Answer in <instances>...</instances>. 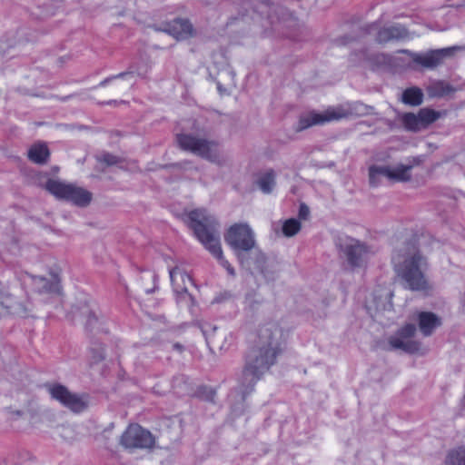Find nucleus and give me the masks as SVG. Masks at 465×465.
Masks as SVG:
<instances>
[{"label": "nucleus", "mask_w": 465, "mask_h": 465, "mask_svg": "<svg viewBox=\"0 0 465 465\" xmlns=\"http://www.w3.org/2000/svg\"><path fill=\"white\" fill-rule=\"evenodd\" d=\"M340 247L352 268L362 266L365 258L371 252L367 245L353 238H347Z\"/></svg>", "instance_id": "f8f14e48"}, {"label": "nucleus", "mask_w": 465, "mask_h": 465, "mask_svg": "<svg viewBox=\"0 0 465 465\" xmlns=\"http://www.w3.org/2000/svg\"><path fill=\"white\" fill-rule=\"evenodd\" d=\"M331 109L327 110L324 114L308 113L301 115L296 130L303 131L309 127L318 124H323L327 122L333 121Z\"/></svg>", "instance_id": "dca6fc26"}, {"label": "nucleus", "mask_w": 465, "mask_h": 465, "mask_svg": "<svg viewBox=\"0 0 465 465\" xmlns=\"http://www.w3.org/2000/svg\"><path fill=\"white\" fill-rule=\"evenodd\" d=\"M153 28L155 31L164 32L177 40L187 39L193 33V26L189 21L181 18L163 24L161 26H153Z\"/></svg>", "instance_id": "ddd939ff"}, {"label": "nucleus", "mask_w": 465, "mask_h": 465, "mask_svg": "<svg viewBox=\"0 0 465 465\" xmlns=\"http://www.w3.org/2000/svg\"><path fill=\"white\" fill-rule=\"evenodd\" d=\"M256 183L263 193H272L273 187L275 186L274 172L272 170L267 171L258 178Z\"/></svg>", "instance_id": "5701e85b"}, {"label": "nucleus", "mask_w": 465, "mask_h": 465, "mask_svg": "<svg viewBox=\"0 0 465 465\" xmlns=\"http://www.w3.org/2000/svg\"><path fill=\"white\" fill-rule=\"evenodd\" d=\"M183 379H184V377H183V376L174 378V380H173V387L175 388V387H176V384H177L180 381H183Z\"/></svg>", "instance_id": "f704fd0d"}, {"label": "nucleus", "mask_w": 465, "mask_h": 465, "mask_svg": "<svg viewBox=\"0 0 465 465\" xmlns=\"http://www.w3.org/2000/svg\"><path fill=\"white\" fill-rule=\"evenodd\" d=\"M450 54H452L451 48H442L431 50L426 54L413 53L411 56L415 64L432 69L440 65L443 59Z\"/></svg>", "instance_id": "4468645a"}, {"label": "nucleus", "mask_w": 465, "mask_h": 465, "mask_svg": "<svg viewBox=\"0 0 465 465\" xmlns=\"http://www.w3.org/2000/svg\"><path fill=\"white\" fill-rule=\"evenodd\" d=\"M173 349L179 352H182L183 351V346L181 343L176 342L173 344Z\"/></svg>", "instance_id": "72a5a7b5"}, {"label": "nucleus", "mask_w": 465, "mask_h": 465, "mask_svg": "<svg viewBox=\"0 0 465 465\" xmlns=\"http://www.w3.org/2000/svg\"><path fill=\"white\" fill-rule=\"evenodd\" d=\"M134 76V74L133 72H124V73H120L118 74H115V75H113V76H110L108 78H105L104 80H103L102 82H100V84H98V86L100 87H104L108 83H110L112 80L114 79H118V78H121V79H126V80H130L132 79Z\"/></svg>", "instance_id": "cd10ccee"}, {"label": "nucleus", "mask_w": 465, "mask_h": 465, "mask_svg": "<svg viewBox=\"0 0 465 465\" xmlns=\"http://www.w3.org/2000/svg\"><path fill=\"white\" fill-rule=\"evenodd\" d=\"M96 322H97V317L95 316V314L94 312H90L88 314L87 320H86V323H85L86 328L87 329L94 328Z\"/></svg>", "instance_id": "7c9ffc66"}, {"label": "nucleus", "mask_w": 465, "mask_h": 465, "mask_svg": "<svg viewBox=\"0 0 465 465\" xmlns=\"http://www.w3.org/2000/svg\"><path fill=\"white\" fill-rule=\"evenodd\" d=\"M310 214L309 207L305 203H301L299 208V217L301 219H307Z\"/></svg>", "instance_id": "2f4dec72"}, {"label": "nucleus", "mask_w": 465, "mask_h": 465, "mask_svg": "<svg viewBox=\"0 0 465 465\" xmlns=\"http://www.w3.org/2000/svg\"><path fill=\"white\" fill-rule=\"evenodd\" d=\"M402 123L404 126L411 131H418L420 130L421 124L420 121L419 114H415L412 113H407L402 116Z\"/></svg>", "instance_id": "a878e982"}, {"label": "nucleus", "mask_w": 465, "mask_h": 465, "mask_svg": "<svg viewBox=\"0 0 465 465\" xmlns=\"http://www.w3.org/2000/svg\"><path fill=\"white\" fill-rule=\"evenodd\" d=\"M214 395H215L214 391H210V396L208 397V400L213 401V400Z\"/></svg>", "instance_id": "c9c22d12"}, {"label": "nucleus", "mask_w": 465, "mask_h": 465, "mask_svg": "<svg viewBox=\"0 0 465 465\" xmlns=\"http://www.w3.org/2000/svg\"><path fill=\"white\" fill-rule=\"evenodd\" d=\"M113 103H115V101H109V102H107L106 104H113Z\"/></svg>", "instance_id": "58836bf2"}, {"label": "nucleus", "mask_w": 465, "mask_h": 465, "mask_svg": "<svg viewBox=\"0 0 465 465\" xmlns=\"http://www.w3.org/2000/svg\"><path fill=\"white\" fill-rule=\"evenodd\" d=\"M420 124L422 128H425L429 124L438 120L440 116V113L430 108H422L418 113Z\"/></svg>", "instance_id": "b1692460"}, {"label": "nucleus", "mask_w": 465, "mask_h": 465, "mask_svg": "<svg viewBox=\"0 0 465 465\" xmlns=\"http://www.w3.org/2000/svg\"><path fill=\"white\" fill-rule=\"evenodd\" d=\"M45 187L55 198L70 202L79 207H85L92 201L93 195L89 191L72 183L49 179Z\"/></svg>", "instance_id": "423d86ee"}, {"label": "nucleus", "mask_w": 465, "mask_h": 465, "mask_svg": "<svg viewBox=\"0 0 465 465\" xmlns=\"http://www.w3.org/2000/svg\"><path fill=\"white\" fill-rule=\"evenodd\" d=\"M416 332V326L412 323L406 324L398 332L389 338V345L392 350H401L408 353L419 351L420 343L412 340Z\"/></svg>", "instance_id": "9d476101"}, {"label": "nucleus", "mask_w": 465, "mask_h": 465, "mask_svg": "<svg viewBox=\"0 0 465 465\" xmlns=\"http://www.w3.org/2000/svg\"><path fill=\"white\" fill-rule=\"evenodd\" d=\"M301 230V223L296 219H288L282 224V233L286 237L295 235Z\"/></svg>", "instance_id": "bb28decb"}, {"label": "nucleus", "mask_w": 465, "mask_h": 465, "mask_svg": "<svg viewBox=\"0 0 465 465\" xmlns=\"http://www.w3.org/2000/svg\"><path fill=\"white\" fill-rule=\"evenodd\" d=\"M90 352L92 353L91 361L92 363H97L104 360V349L102 347L98 348H92L90 350Z\"/></svg>", "instance_id": "c85d7f7f"}, {"label": "nucleus", "mask_w": 465, "mask_h": 465, "mask_svg": "<svg viewBox=\"0 0 465 465\" xmlns=\"http://www.w3.org/2000/svg\"><path fill=\"white\" fill-rule=\"evenodd\" d=\"M153 435L139 424H131L121 436L125 449H151L154 446Z\"/></svg>", "instance_id": "6e6552de"}, {"label": "nucleus", "mask_w": 465, "mask_h": 465, "mask_svg": "<svg viewBox=\"0 0 465 465\" xmlns=\"http://www.w3.org/2000/svg\"><path fill=\"white\" fill-rule=\"evenodd\" d=\"M188 219L196 238L219 261L231 276H235L233 267L223 256L220 242V224L217 219L205 209L191 211Z\"/></svg>", "instance_id": "f03ea898"}, {"label": "nucleus", "mask_w": 465, "mask_h": 465, "mask_svg": "<svg viewBox=\"0 0 465 465\" xmlns=\"http://www.w3.org/2000/svg\"><path fill=\"white\" fill-rule=\"evenodd\" d=\"M176 141L183 150L189 151L220 166L225 165L229 160L216 141L187 134H178Z\"/></svg>", "instance_id": "39448f33"}, {"label": "nucleus", "mask_w": 465, "mask_h": 465, "mask_svg": "<svg viewBox=\"0 0 465 465\" xmlns=\"http://www.w3.org/2000/svg\"><path fill=\"white\" fill-rule=\"evenodd\" d=\"M408 37V30L401 25H393L388 27L381 28L377 32L376 40L381 44L390 41H399Z\"/></svg>", "instance_id": "f3484780"}, {"label": "nucleus", "mask_w": 465, "mask_h": 465, "mask_svg": "<svg viewBox=\"0 0 465 465\" xmlns=\"http://www.w3.org/2000/svg\"><path fill=\"white\" fill-rule=\"evenodd\" d=\"M419 328L424 336H430L434 330L441 325V320L435 313L421 312L418 315Z\"/></svg>", "instance_id": "6ab92c4d"}, {"label": "nucleus", "mask_w": 465, "mask_h": 465, "mask_svg": "<svg viewBox=\"0 0 465 465\" xmlns=\"http://www.w3.org/2000/svg\"><path fill=\"white\" fill-rule=\"evenodd\" d=\"M100 160L107 165H114L118 163V157L111 153H104Z\"/></svg>", "instance_id": "c756f323"}, {"label": "nucleus", "mask_w": 465, "mask_h": 465, "mask_svg": "<svg viewBox=\"0 0 465 465\" xmlns=\"http://www.w3.org/2000/svg\"><path fill=\"white\" fill-rule=\"evenodd\" d=\"M401 101L405 104L418 106L423 102V93L419 87L407 88L402 93Z\"/></svg>", "instance_id": "412c9836"}, {"label": "nucleus", "mask_w": 465, "mask_h": 465, "mask_svg": "<svg viewBox=\"0 0 465 465\" xmlns=\"http://www.w3.org/2000/svg\"><path fill=\"white\" fill-rule=\"evenodd\" d=\"M372 109L373 108L371 106L366 105L361 102H354L336 108H331V116L334 120H340L350 116H362L369 114Z\"/></svg>", "instance_id": "2eb2a0df"}, {"label": "nucleus", "mask_w": 465, "mask_h": 465, "mask_svg": "<svg viewBox=\"0 0 465 465\" xmlns=\"http://www.w3.org/2000/svg\"><path fill=\"white\" fill-rule=\"evenodd\" d=\"M155 288H156V287L154 286L153 289H147V290L145 291V292H146V293H152V292L154 291V289H155Z\"/></svg>", "instance_id": "e433bc0d"}, {"label": "nucleus", "mask_w": 465, "mask_h": 465, "mask_svg": "<svg viewBox=\"0 0 465 465\" xmlns=\"http://www.w3.org/2000/svg\"><path fill=\"white\" fill-rule=\"evenodd\" d=\"M446 465H465V448L450 450L445 460Z\"/></svg>", "instance_id": "393cba45"}, {"label": "nucleus", "mask_w": 465, "mask_h": 465, "mask_svg": "<svg viewBox=\"0 0 465 465\" xmlns=\"http://www.w3.org/2000/svg\"><path fill=\"white\" fill-rule=\"evenodd\" d=\"M45 388L53 400L74 413H81L88 408L89 396L85 393L72 392L60 383H47Z\"/></svg>", "instance_id": "0eeeda50"}, {"label": "nucleus", "mask_w": 465, "mask_h": 465, "mask_svg": "<svg viewBox=\"0 0 465 465\" xmlns=\"http://www.w3.org/2000/svg\"><path fill=\"white\" fill-rule=\"evenodd\" d=\"M32 284L39 293L59 292L60 279L57 273H51V279L32 276Z\"/></svg>", "instance_id": "a211bd4d"}, {"label": "nucleus", "mask_w": 465, "mask_h": 465, "mask_svg": "<svg viewBox=\"0 0 465 465\" xmlns=\"http://www.w3.org/2000/svg\"><path fill=\"white\" fill-rule=\"evenodd\" d=\"M395 272L398 277L404 282V287L411 291H425L428 289V282L424 275L426 261L420 252H415L411 257L404 259L402 262L392 258Z\"/></svg>", "instance_id": "20e7f679"}, {"label": "nucleus", "mask_w": 465, "mask_h": 465, "mask_svg": "<svg viewBox=\"0 0 465 465\" xmlns=\"http://www.w3.org/2000/svg\"><path fill=\"white\" fill-rule=\"evenodd\" d=\"M169 274L173 292L177 296V302H191L192 295L188 292V287L193 282L185 269L181 265H176L169 270Z\"/></svg>", "instance_id": "9b49d317"}, {"label": "nucleus", "mask_w": 465, "mask_h": 465, "mask_svg": "<svg viewBox=\"0 0 465 465\" xmlns=\"http://www.w3.org/2000/svg\"><path fill=\"white\" fill-rule=\"evenodd\" d=\"M282 341L283 331L277 322H270L261 326L256 346L248 352L239 380L238 388L242 399L253 391L256 382L275 363Z\"/></svg>", "instance_id": "f257e3e1"}, {"label": "nucleus", "mask_w": 465, "mask_h": 465, "mask_svg": "<svg viewBox=\"0 0 465 465\" xmlns=\"http://www.w3.org/2000/svg\"><path fill=\"white\" fill-rule=\"evenodd\" d=\"M0 306H3V307H8V305H7V304H5L4 301H1V302H0Z\"/></svg>", "instance_id": "4c0bfd02"}, {"label": "nucleus", "mask_w": 465, "mask_h": 465, "mask_svg": "<svg viewBox=\"0 0 465 465\" xmlns=\"http://www.w3.org/2000/svg\"><path fill=\"white\" fill-rule=\"evenodd\" d=\"M377 28H378V25H377L376 23H373V24H371V25H367V27H366V33H367V34H371V33H372L373 31L377 30Z\"/></svg>", "instance_id": "473e14b6"}, {"label": "nucleus", "mask_w": 465, "mask_h": 465, "mask_svg": "<svg viewBox=\"0 0 465 465\" xmlns=\"http://www.w3.org/2000/svg\"><path fill=\"white\" fill-rule=\"evenodd\" d=\"M50 152L45 143H35L28 152L27 156L29 160L35 163L44 164L47 162Z\"/></svg>", "instance_id": "aec40b11"}, {"label": "nucleus", "mask_w": 465, "mask_h": 465, "mask_svg": "<svg viewBox=\"0 0 465 465\" xmlns=\"http://www.w3.org/2000/svg\"><path fill=\"white\" fill-rule=\"evenodd\" d=\"M224 241L242 265H248L245 254L255 250L253 252L255 267L265 278H269L264 270L266 256L260 250H256L255 233L247 223H238L231 225L224 234Z\"/></svg>", "instance_id": "7ed1b4c3"}, {"label": "nucleus", "mask_w": 465, "mask_h": 465, "mask_svg": "<svg viewBox=\"0 0 465 465\" xmlns=\"http://www.w3.org/2000/svg\"><path fill=\"white\" fill-rule=\"evenodd\" d=\"M428 94L430 97H443L454 92V88L443 81L431 83L428 89Z\"/></svg>", "instance_id": "4be33fe9"}, {"label": "nucleus", "mask_w": 465, "mask_h": 465, "mask_svg": "<svg viewBox=\"0 0 465 465\" xmlns=\"http://www.w3.org/2000/svg\"><path fill=\"white\" fill-rule=\"evenodd\" d=\"M411 165L400 164L394 168L387 165H371L369 168L370 183L372 186H377L380 183L381 177H386L390 180L397 182H406L411 179L410 171Z\"/></svg>", "instance_id": "1a4fd4ad"}]
</instances>
